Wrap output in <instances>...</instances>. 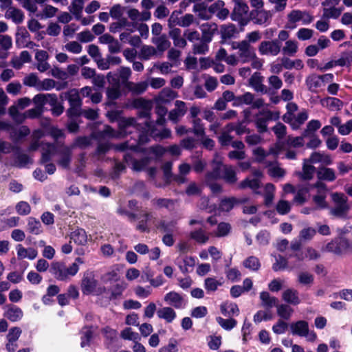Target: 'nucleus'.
<instances>
[{
	"label": "nucleus",
	"mask_w": 352,
	"mask_h": 352,
	"mask_svg": "<svg viewBox=\"0 0 352 352\" xmlns=\"http://www.w3.org/2000/svg\"><path fill=\"white\" fill-rule=\"evenodd\" d=\"M157 50L153 45H143L139 52V58L142 60H148L152 57L158 56Z\"/></svg>",
	"instance_id": "33"
},
{
	"label": "nucleus",
	"mask_w": 352,
	"mask_h": 352,
	"mask_svg": "<svg viewBox=\"0 0 352 352\" xmlns=\"http://www.w3.org/2000/svg\"><path fill=\"white\" fill-rule=\"evenodd\" d=\"M140 130L137 131L138 140L140 144L148 142V134L155 138L165 139L171 137V131L169 129H164L160 133L157 132L154 128L153 122L146 121L144 126L140 125Z\"/></svg>",
	"instance_id": "4"
},
{
	"label": "nucleus",
	"mask_w": 352,
	"mask_h": 352,
	"mask_svg": "<svg viewBox=\"0 0 352 352\" xmlns=\"http://www.w3.org/2000/svg\"><path fill=\"white\" fill-rule=\"evenodd\" d=\"M177 225V221L175 220L171 221H160L157 225V228L163 232L171 233L173 232Z\"/></svg>",
	"instance_id": "50"
},
{
	"label": "nucleus",
	"mask_w": 352,
	"mask_h": 352,
	"mask_svg": "<svg viewBox=\"0 0 352 352\" xmlns=\"http://www.w3.org/2000/svg\"><path fill=\"white\" fill-rule=\"evenodd\" d=\"M309 163H322L325 165H329L332 163V160L330 155L324 153L314 152L310 157L307 159Z\"/></svg>",
	"instance_id": "38"
},
{
	"label": "nucleus",
	"mask_w": 352,
	"mask_h": 352,
	"mask_svg": "<svg viewBox=\"0 0 352 352\" xmlns=\"http://www.w3.org/2000/svg\"><path fill=\"white\" fill-rule=\"evenodd\" d=\"M294 198V201L298 204L299 205H302L306 201L305 195L309 191V188L307 186H302L298 188Z\"/></svg>",
	"instance_id": "63"
},
{
	"label": "nucleus",
	"mask_w": 352,
	"mask_h": 352,
	"mask_svg": "<svg viewBox=\"0 0 352 352\" xmlns=\"http://www.w3.org/2000/svg\"><path fill=\"white\" fill-rule=\"evenodd\" d=\"M6 10V19H11L15 24H20L23 21L24 14L21 10L12 6Z\"/></svg>",
	"instance_id": "23"
},
{
	"label": "nucleus",
	"mask_w": 352,
	"mask_h": 352,
	"mask_svg": "<svg viewBox=\"0 0 352 352\" xmlns=\"http://www.w3.org/2000/svg\"><path fill=\"white\" fill-rule=\"evenodd\" d=\"M221 178L229 184H234L237 182L236 173L234 168L230 165H223Z\"/></svg>",
	"instance_id": "30"
},
{
	"label": "nucleus",
	"mask_w": 352,
	"mask_h": 352,
	"mask_svg": "<svg viewBox=\"0 0 352 352\" xmlns=\"http://www.w3.org/2000/svg\"><path fill=\"white\" fill-rule=\"evenodd\" d=\"M122 111L119 110H112L107 113V117L110 122H118V126L120 133L124 135L131 134L140 130V124H136V120L133 118H122Z\"/></svg>",
	"instance_id": "2"
},
{
	"label": "nucleus",
	"mask_w": 352,
	"mask_h": 352,
	"mask_svg": "<svg viewBox=\"0 0 352 352\" xmlns=\"http://www.w3.org/2000/svg\"><path fill=\"white\" fill-rule=\"evenodd\" d=\"M325 250L338 256L352 253V241L343 237L337 238L327 243Z\"/></svg>",
	"instance_id": "7"
},
{
	"label": "nucleus",
	"mask_w": 352,
	"mask_h": 352,
	"mask_svg": "<svg viewBox=\"0 0 352 352\" xmlns=\"http://www.w3.org/2000/svg\"><path fill=\"white\" fill-rule=\"evenodd\" d=\"M79 270L76 263L67 265L63 262H53L51 264L50 272L58 280L67 281L75 276Z\"/></svg>",
	"instance_id": "3"
},
{
	"label": "nucleus",
	"mask_w": 352,
	"mask_h": 352,
	"mask_svg": "<svg viewBox=\"0 0 352 352\" xmlns=\"http://www.w3.org/2000/svg\"><path fill=\"white\" fill-rule=\"evenodd\" d=\"M278 112L271 111L270 110L260 111L255 120V124L260 133H263L267 131V122L269 120H276L279 118Z\"/></svg>",
	"instance_id": "10"
},
{
	"label": "nucleus",
	"mask_w": 352,
	"mask_h": 352,
	"mask_svg": "<svg viewBox=\"0 0 352 352\" xmlns=\"http://www.w3.org/2000/svg\"><path fill=\"white\" fill-rule=\"evenodd\" d=\"M237 106L242 104L252 105L253 109H259L265 105V100L261 98H255L254 95L250 92H245L238 96L236 99Z\"/></svg>",
	"instance_id": "12"
},
{
	"label": "nucleus",
	"mask_w": 352,
	"mask_h": 352,
	"mask_svg": "<svg viewBox=\"0 0 352 352\" xmlns=\"http://www.w3.org/2000/svg\"><path fill=\"white\" fill-rule=\"evenodd\" d=\"M342 12V8L336 7H323L322 19L328 20L329 19L338 18Z\"/></svg>",
	"instance_id": "45"
},
{
	"label": "nucleus",
	"mask_w": 352,
	"mask_h": 352,
	"mask_svg": "<svg viewBox=\"0 0 352 352\" xmlns=\"http://www.w3.org/2000/svg\"><path fill=\"white\" fill-rule=\"evenodd\" d=\"M268 174L274 178H283L285 175V170L279 166L277 163H271L268 165Z\"/></svg>",
	"instance_id": "52"
},
{
	"label": "nucleus",
	"mask_w": 352,
	"mask_h": 352,
	"mask_svg": "<svg viewBox=\"0 0 352 352\" xmlns=\"http://www.w3.org/2000/svg\"><path fill=\"white\" fill-rule=\"evenodd\" d=\"M70 239L76 244L85 245L87 242V234L85 230L78 228L74 230L70 234Z\"/></svg>",
	"instance_id": "36"
},
{
	"label": "nucleus",
	"mask_w": 352,
	"mask_h": 352,
	"mask_svg": "<svg viewBox=\"0 0 352 352\" xmlns=\"http://www.w3.org/2000/svg\"><path fill=\"white\" fill-rule=\"evenodd\" d=\"M32 102L36 108L43 111V107L46 103L54 104L55 102L54 94H38L34 96Z\"/></svg>",
	"instance_id": "20"
},
{
	"label": "nucleus",
	"mask_w": 352,
	"mask_h": 352,
	"mask_svg": "<svg viewBox=\"0 0 352 352\" xmlns=\"http://www.w3.org/2000/svg\"><path fill=\"white\" fill-rule=\"evenodd\" d=\"M309 164L307 159L304 160L302 171L298 173V175L303 180H310L314 175L316 168Z\"/></svg>",
	"instance_id": "39"
},
{
	"label": "nucleus",
	"mask_w": 352,
	"mask_h": 352,
	"mask_svg": "<svg viewBox=\"0 0 352 352\" xmlns=\"http://www.w3.org/2000/svg\"><path fill=\"white\" fill-rule=\"evenodd\" d=\"M192 131L197 136L204 137L205 129L202 121L200 118L194 119L192 121Z\"/></svg>",
	"instance_id": "64"
},
{
	"label": "nucleus",
	"mask_w": 352,
	"mask_h": 352,
	"mask_svg": "<svg viewBox=\"0 0 352 352\" xmlns=\"http://www.w3.org/2000/svg\"><path fill=\"white\" fill-rule=\"evenodd\" d=\"M308 119L307 111L304 109L298 114H294L285 122L289 124L293 130L299 129Z\"/></svg>",
	"instance_id": "18"
},
{
	"label": "nucleus",
	"mask_w": 352,
	"mask_h": 352,
	"mask_svg": "<svg viewBox=\"0 0 352 352\" xmlns=\"http://www.w3.org/2000/svg\"><path fill=\"white\" fill-rule=\"evenodd\" d=\"M184 36L186 38V40L192 43V45L201 41V34L196 30L186 29L184 32Z\"/></svg>",
	"instance_id": "57"
},
{
	"label": "nucleus",
	"mask_w": 352,
	"mask_h": 352,
	"mask_svg": "<svg viewBox=\"0 0 352 352\" xmlns=\"http://www.w3.org/2000/svg\"><path fill=\"white\" fill-rule=\"evenodd\" d=\"M38 82L39 78L34 73H30L23 78V83L24 85L34 87L36 90L38 89Z\"/></svg>",
	"instance_id": "62"
},
{
	"label": "nucleus",
	"mask_w": 352,
	"mask_h": 352,
	"mask_svg": "<svg viewBox=\"0 0 352 352\" xmlns=\"http://www.w3.org/2000/svg\"><path fill=\"white\" fill-rule=\"evenodd\" d=\"M223 164L221 161L214 160L212 161V170L205 175L204 182L217 181L221 178Z\"/></svg>",
	"instance_id": "21"
},
{
	"label": "nucleus",
	"mask_w": 352,
	"mask_h": 352,
	"mask_svg": "<svg viewBox=\"0 0 352 352\" xmlns=\"http://www.w3.org/2000/svg\"><path fill=\"white\" fill-rule=\"evenodd\" d=\"M6 317L11 321L15 322L23 317V311L20 308L12 306L7 311Z\"/></svg>",
	"instance_id": "59"
},
{
	"label": "nucleus",
	"mask_w": 352,
	"mask_h": 352,
	"mask_svg": "<svg viewBox=\"0 0 352 352\" xmlns=\"http://www.w3.org/2000/svg\"><path fill=\"white\" fill-rule=\"evenodd\" d=\"M232 48L238 50V58L242 63L250 62L251 59L254 57V54H256L254 48L251 45L246 43V41H240L233 42Z\"/></svg>",
	"instance_id": "9"
},
{
	"label": "nucleus",
	"mask_w": 352,
	"mask_h": 352,
	"mask_svg": "<svg viewBox=\"0 0 352 352\" xmlns=\"http://www.w3.org/2000/svg\"><path fill=\"white\" fill-rule=\"evenodd\" d=\"M56 146L51 143H42V163H46L51 160L52 156L54 155Z\"/></svg>",
	"instance_id": "37"
},
{
	"label": "nucleus",
	"mask_w": 352,
	"mask_h": 352,
	"mask_svg": "<svg viewBox=\"0 0 352 352\" xmlns=\"http://www.w3.org/2000/svg\"><path fill=\"white\" fill-rule=\"evenodd\" d=\"M236 32V28L232 23L225 24L221 26V37L223 39L233 37Z\"/></svg>",
	"instance_id": "53"
},
{
	"label": "nucleus",
	"mask_w": 352,
	"mask_h": 352,
	"mask_svg": "<svg viewBox=\"0 0 352 352\" xmlns=\"http://www.w3.org/2000/svg\"><path fill=\"white\" fill-rule=\"evenodd\" d=\"M217 323L225 330L230 331L237 324V321L234 318L224 319L221 317L216 318Z\"/></svg>",
	"instance_id": "61"
},
{
	"label": "nucleus",
	"mask_w": 352,
	"mask_h": 352,
	"mask_svg": "<svg viewBox=\"0 0 352 352\" xmlns=\"http://www.w3.org/2000/svg\"><path fill=\"white\" fill-rule=\"evenodd\" d=\"M264 198L265 204L266 206L270 205L274 197L275 186L271 183H268L265 186Z\"/></svg>",
	"instance_id": "58"
},
{
	"label": "nucleus",
	"mask_w": 352,
	"mask_h": 352,
	"mask_svg": "<svg viewBox=\"0 0 352 352\" xmlns=\"http://www.w3.org/2000/svg\"><path fill=\"white\" fill-rule=\"evenodd\" d=\"M263 77L258 72H255L249 79V85L256 92L266 94L267 92V87L263 84Z\"/></svg>",
	"instance_id": "22"
},
{
	"label": "nucleus",
	"mask_w": 352,
	"mask_h": 352,
	"mask_svg": "<svg viewBox=\"0 0 352 352\" xmlns=\"http://www.w3.org/2000/svg\"><path fill=\"white\" fill-rule=\"evenodd\" d=\"M287 22L285 27L288 29H294L296 28V23L301 21L302 25L311 23L313 20V16L306 10H292L287 16Z\"/></svg>",
	"instance_id": "6"
},
{
	"label": "nucleus",
	"mask_w": 352,
	"mask_h": 352,
	"mask_svg": "<svg viewBox=\"0 0 352 352\" xmlns=\"http://www.w3.org/2000/svg\"><path fill=\"white\" fill-rule=\"evenodd\" d=\"M217 30V25L214 23H204L201 24L200 25L201 41L192 45V53L199 55L206 54L209 51L208 44L212 41Z\"/></svg>",
	"instance_id": "1"
},
{
	"label": "nucleus",
	"mask_w": 352,
	"mask_h": 352,
	"mask_svg": "<svg viewBox=\"0 0 352 352\" xmlns=\"http://www.w3.org/2000/svg\"><path fill=\"white\" fill-rule=\"evenodd\" d=\"M260 299L261 300V306L266 309H270L278 305V299L272 296L267 292H262L260 293Z\"/></svg>",
	"instance_id": "34"
},
{
	"label": "nucleus",
	"mask_w": 352,
	"mask_h": 352,
	"mask_svg": "<svg viewBox=\"0 0 352 352\" xmlns=\"http://www.w3.org/2000/svg\"><path fill=\"white\" fill-rule=\"evenodd\" d=\"M321 126V123L318 120H310L307 126L306 129L302 131L304 137H309L311 135H314V132L319 129Z\"/></svg>",
	"instance_id": "55"
},
{
	"label": "nucleus",
	"mask_w": 352,
	"mask_h": 352,
	"mask_svg": "<svg viewBox=\"0 0 352 352\" xmlns=\"http://www.w3.org/2000/svg\"><path fill=\"white\" fill-rule=\"evenodd\" d=\"M322 103L323 106L327 107L331 111L340 110L343 106L342 101L338 98L331 97L325 98Z\"/></svg>",
	"instance_id": "48"
},
{
	"label": "nucleus",
	"mask_w": 352,
	"mask_h": 352,
	"mask_svg": "<svg viewBox=\"0 0 352 352\" xmlns=\"http://www.w3.org/2000/svg\"><path fill=\"white\" fill-rule=\"evenodd\" d=\"M320 76L317 75H311L307 78L306 84L308 89L311 91L316 90L320 86Z\"/></svg>",
	"instance_id": "60"
},
{
	"label": "nucleus",
	"mask_w": 352,
	"mask_h": 352,
	"mask_svg": "<svg viewBox=\"0 0 352 352\" xmlns=\"http://www.w3.org/2000/svg\"><path fill=\"white\" fill-rule=\"evenodd\" d=\"M69 11L75 16L77 20L81 18L82 11L83 9V1L76 0L73 1L69 7Z\"/></svg>",
	"instance_id": "54"
},
{
	"label": "nucleus",
	"mask_w": 352,
	"mask_h": 352,
	"mask_svg": "<svg viewBox=\"0 0 352 352\" xmlns=\"http://www.w3.org/2000/svg\"><path fill=\"white\" fill-rule=\"evenodd\" d=\"M234 6L231 13V19L237 21L240 25L244 26L248 24L249 19L248 14L249 7L243 0H233Z\"/></svg>",
	"instance_id": "8"
},
{
	"label": "nucleus",
	"mask_w": 352,
	"mask_h": 352,
	"mask_svg": "<svg viewBox=\"0 0 352 352\" xmlns=\"http://www.w3.org/2000/svg\"><path fill=\"white\" fill-rule=\"evenodd\" d=\"M243 265L251 271H258L261 267V263L256 256H250L243 261Z\"/></svg>",
	"instance_id": "49"
},
{
	"label": "nucleus",
	"mask_w": 352,
	"mask_h": 352,
	"mask_svg": "<svg viewBox=\"0 0 352 352\" xmlns=\"http://www.w3.org/2000/svg\"><path fill=\"white\" fill-rule=\"evenodd\" d=\"M159 318L164 320L168 323H171L177 316L176 312L170 307H164L157 311Z\"/></svg>",
	"instance_id": "31"
},
{
	"label": "nucleus",
	"mask_w": 352,
	"mask_h": 352,
	"mask_svg": "<svg viewBox=\"0 0 352 352\" xmlns=\"http://www.w3.org/2000/svg\"><path fill=\"white\" fill-rule=\"evenodd\" d=\"M120 135L124 136L125 135L120 133V131L119 132L115 131L112 127L108 125H105L102 131L93 134V137L96 139L104 138H118Z\"/></svg>",
	"instance_id": "32"
},
{
	"label": "nucleus",
	"mask_w": 352,
	"mask_h": 352,
	"mask_svg": "<svg viewBox=\"0 0 352 352\" xmlns=\"http://www.w3.org/2000/svg\"><path fill=\"white\" fill-rule=\"evenodd\" d=\"M298 50V43L295 40H288L285 43L281 48L283 54L289 56H294Z\"/></svg>",
	"instance_id": "41"
},
{
	"label": "nucleus",
	"mask_w": 352,
	"mask_h": 352,
	"mask_svg": "<svg viewBox=\"0 0 352 352\" xmlns=\"http://www.w3.org/2000/svg\"><path fill=\"white\" fill-rule=\"evenodd\" d=\"M91 143V138L87 136H79L76 138L70 147L74 149L75 148H85L89 146Z\"/></svg>",
	"instance_id": "56"
},
{
	"label": "nucleus",
	"mask_w": 352,
	"mask_h": 352,
	"mask_svg": "<svg viewBox=\"0 0 352 352\" xmlns=\"http://www.w3.org/2000/svg\"><path fill=\"white\" fill-rule=\"evenodd\" d=\"M27 230L28 232L35 235L43 232L42 225L39 220L32 217L28 219Z\"/></svg>",
	"instance_id": "40"
},
{
	"label": "nucleus",
	"mask_w": 352,
	"mask_h": 352,
	"mask_svg": "<svg viewBox=\"0 0 352 352\" xmlns=\"http://www.w3.org/2000/svg\"><path fill=\"white\" fill-rule=\"evenodd\" d=\"M164 300L169 305L175 309H182L185 307L186 302L184 297L176 292H170L167 293Z\"/></svg>",
	"instance_id": "16"
},
{
	"label": "nucleus",
	"mask_w": 352,
	"mask_h": 352,
	"mask_svg": "<svg viewBox=\"0 0 352 352\" xmlns=\"http://www.w3.org/2000/svg\"><path fill=\"white\" fill-rule=\"evenodd\" d=\"M69 106L82 107V100L78 90L73 89L67 94Z\"/></svg>",
	"instance_id": "51"
},
{
	"label": "nucleus",
	"mask_w": 352,
	"mask_h": 352,
	"mask_svg": "<svg viewBox=\"0 0 352 352\" xmlns=\"http://www.w3.org/2000/svg\"><path fill=\"white\" fill-rule=\"evenodd\" d=\"M289 328L293 335L302 337L307 334L309 324L305 320H298L290 324Z\"/></svg>",
	"instance_id": "24"
},
{
	"label": "nucleus",
	"mask_w": 352,
	"mask_h": 352,
	"mask_svg": "<svg viewBox=\"0 0 352 352\" xmlns=\"http://www.w3.org/2000/svg\"><path fill=\"white\" fill-rule=\"evenodd\" d=\"M151 42L155 45V49L157 50L160 56H162L165 51L168 50L171 45L170 41L164 34L160 36L152 37Z\"/></svg>",
	"instance_id": "19"
},
{
	"label": "nucleus",
	"mask_w": 352,
	"mask_h": 352,
	"mask_svg": "<svg viewBox=\"0 0 352 352\" xmlns=\"http://www.w3.org/2000/svg\"><path fill=\"white\" fill-rule=\"evenodd\" d=\"M250 18L256 25H265L269 23L272 18L270 11L264 10L263 8L253 10L250 12Z\"/></svg>",
	"instance_id": "15"
},
{
	"label": "nucleus",
	"mask_w": 352,
	"mask_h": 352,
	"mask_svg": "<svg viewBox=\"0 0 352 352\" xmlns=\"http://www.w3.org/2000/svg\"><path fill=\"white\" fill-rule=\"evenodd\" d=\"M282 298L283 300L289 304L297 305L300 302L298 297V292L294 289H287L283 292Z\"/></svg>",
	"instance_id": "35"
},
{
	"label": "nucleus",
	"mask_w": 352,
	"mask_h": 352,
	"mask_svg": "<svg viewBox=\"0 0 352 352\" xmlns=\"http://www.w3.org/2000/svg\"><path fill=\"white\" fill-rule=\"evenodd\" d=\"M237 203H239V201L235 197L223 198L219 203V210L222 212H229Z\"/></svg>",
	"instance_id": "46"
},
{
	"label": "nucleus",
	"mask_w": 352,
	"mask_h": 352,
	"mask_svg": "<svg viewBox=\"0 0 352 352\" xmlns=\"http://www.w3.org/2000/svg\"><path fill=\"white\" fill-rule=\"evenodd\" d=\"M258 52L263 56H277L281 50V43L277 39L261 41L258 47Z\"/></svg>",
	"instance_id": "11"
},
{
	"label": "nucleus",
	"mask_w": 352,
	"mask_h": 352,
	"mask_svg": "<svg viewBox=\"0 0 352 352\" xmlns=\"http://www.w3.org/2000/svg\"><path fill=\"white\" fill-rule=\"evenodd\" d=\"M124 160L126 163L131 162L132 168L134 170L136 171L142 170L149 164L150 162V159L148 157H144L140 160H133L129 153H126L124 155Z\"/></svg>",
	"instance_id": "26"
},
{
	"label": "nucleus",
	"mask_w": 352,
	"mask_h": 352,
	"mask_svg": "<svg viewBox=\"0 0 352 352\" xmlns=\"http://www.w3.org/2000/svg\"><path fill=\"white\" fill-rule=\"evenodd\" d=\"M182 31L179 28H172L168 35L173 41V45L177 47L184 48L187 45V41L181 36Z\"/></svg>",
	"instance_id": "27"
},
{
	"label": "nucleus",
	"mask_w": 352,
	"mask_h": 352,
	"mask_svg": "<svg viewBox=\"0 0 352 352\" xmlns=\"http://www.w3.org/2000/svg\"><path fill=\"white\" fill-rule=\"evenodd\" d=\"M175 108L168 113V118L172 122L177 123L186 114L187 111L186 104L182 100H176Z\"/></svg>",
	"instance_id": "17"
},
{
	"label": "nucleus",
	"mask_w": 352,
	"mask_h": 352,
	"mask_svg": "<svg viewBox=\"0 0 352 352\" xmlns=\"http://www.w3.org/2000/svg\"><path fill=\"white\" fill-rule=\"evenodd\" d=\"M289 257H295L298 261H303L305 258L309 260H317L320 257V253L311 247L305 249V255L302 253H294L289 254Z\"/></svg>",
	"instance_id": "29"
},
{
	"label": "nucleus",
	"mask_w": 352,
	"mask_h": 352,
	"mask_svg": "<svg viewBox=\"0 0 352 352\" xmlns=\"http://www.w3.org/2000/svg\"><path fill=\"white\" fill-rule=\"evenodd\" d=\"M17 251V257L19 259L28 258L33 260L36 258L38 252L33 248H24L21 244H18L16 247Z\"/></svg>",
	"instance_id": "25"
},
{
	"label": "nucleus",
	"mask_w": 352,
	"mask_h": 352,
	"mask_svg": "<svg viewBox=\"0 0 352 352\" xmlns=\"http://www.w3.org/2000/svg\"><path fill=\"white\" fill-rule=\"evenodd\" d=\"M331 196L334 206L331 209L330 214L336 217H346L350 209L348 198L342 192H333Z\"/></svg>",
	"instance_id": "5"
},
{
	"label": "nucleus",
	"mask_w": 352,
	"mask_h": 352,
	"mask_svg": "<svg viewBox=\"0 0 352 352\" xmlns=\"http://www.w3.org/2000/svg\"><path fill=\"white\" fill-rule=\"evenodd\" d=\"M58 154L59 156L57 164L63 168L69 169L72 157V148L70 146H66L63 144H59Z\"/></svg>",
	"instance_id": "14"
},
{
	"label": "nucleus",
	"mask_w": 352,
	"mask_h": 352,
	"mask_svg": "<svg viewBox=\"0 0 352 352\" xmlns=\"http://www.w3.org/2000/svg\"><path fill=\"white\" fill-rule=\"evenodd\" d=\"M276 311L278 316H280L282 319L288 320L290 319L294 309L286 304H278L277 305Z\"/></svg>",
	"instance_id": "44"
},
{
	"label": "nucleus",
	"mask_w": 352,
	"mask_h": 352,
	"mask_svg": "<svg viewBox=\"0 0 352 352\" xmlns=\"http://www.w3.org/2000/svg\"><path fill=\"white\" fill-rule=\"evenodd\" d=\"M177 97V94L170 88H164L157 95L156 100L160 104H167Z\"/></svg>",
	"instance_id": "28"
},
{
	"label": "nucleus",
	"mask_w": 352,
	"mask_h": 352,
	"mask_svg": "<svg viewBox=\"0 0 352 352\" xmlns=\"http://www.w3.org/2000/svg\"><path fill=\"white\" fill-rule=\"evenodd\" d=\"M190 236L192 239L201 244H204L209 240L208 234L202 228L191 232Z\"/></svg>",
	"instance_id": "47"
},
{
	"label": "nucleus",
	"mask_w": 352,
	"mask_h": 352,
	"mask_svg": "<svg viewBox=\"0 0 352 352\" xmlns=\"http://www.w3.org/2000/svg\"><path fill=\"white\" fill-rule=\"evenodd\" d=\"M97 283L94 272L89 271L85 272L80 285L82 294L85 295L92 294L96 288Z\"/></svg>",
	"instance_id": "13"
},
{
	"label": "nucleus",
	"mask_w": 352,
	"mask_h": 352,
	"mask_svg": "<svg viewBox=\"0 0 352 352\" xmlns=\"http://www.w3.org/2000/svg\"><path fill=\"white\" fill-rule=\"evenodd\" d=\"M261 182L258 179L254 178H246L245 179L243 180L240 184H239V188L240 189H245L246 188H250V189L253 190L255 193L256 194H261L260 192L256 191L257 189L260 188Z\"/></svg>",
	"instance_id": "42"
},
{
	"label": "nucleus",
	"mask_w": 352,
	"mask_h": 352,
	"mask_svg": "<svg viewBox=\"0 0 352 352\" xmlns=\"http://www.w3.org/2000/svg\"><path fill=\"white\" fill-rule=\"evenodd\" d=\"M317 177L319 179L329 182L334 181L336 178L334 170L326 167L318 168L317 171Z\"/></svg>",
	"instance_id": "43"
}]
</instances>
